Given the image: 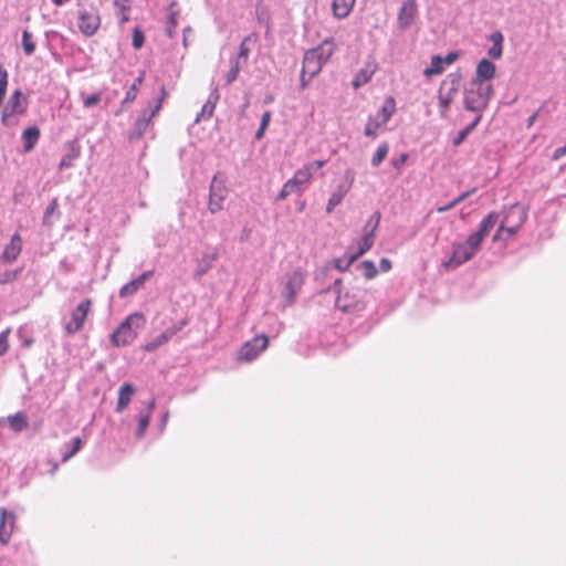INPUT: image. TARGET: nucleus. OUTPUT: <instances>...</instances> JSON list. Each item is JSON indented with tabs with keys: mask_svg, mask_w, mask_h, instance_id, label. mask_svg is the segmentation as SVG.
<instances>
[{
	"mask_svg": "<svg viewBox=\"0 0 566 566\" xmlns=\"http://www.w3.org/2000/svg\"><path fill=\"white\" fill-rule=\"evenodd\" d=\"M502 219L493 241H507L510 238L515 235L520 228L524 224L527 218V211L524 206L514 203L507 208H504L500 213Z\"/></svg>",
	"mask_w": 566,
	"mask_h": 566,
	"instance_id": "f257e3e1",
	"label": "nucleus"
},
{
	"mask_svg": "<svg viewBox=\"0 0 566 566\" xmlns=\"http://www.w3.org/2000/svg\"><path fill=\"white\" fill-rule=\"evenodd\" d=\"M493 86L490 83L472 82L464 91L463 105L469 112L481 115L488 108L493 96Z\"/></svg>",
	"mask_w": 566,
	"mask_h": 566,
	"instance_id": "f03ea898",
	"label": "nucleus"
},
{
	"mask_svg": "<svg viewBox=\"0 0 566 566\" xmlns=\"http://www.w3.org/2000/svg\"><path fill=\"white\" fill-rule=\"evenodd\" d=\"M482 248L478 237L469 235L464 242L453 244L452 254L448 260L442 262V266L447 271H452L465 262L470 261Z\"/></svg>",
	"mask_w": 566,
	"mask_h": 566,
	"instance_id": "7ed1b4c3",
	"label": "nucleus"
},
{
	"mask_svg": "<svg viewBox=\"0 0 566 566\" xmlns=\"http://www.w3.org/2000/svg\"><path fill=\"white\" fill-rule=\"evenodd\" d=\"M145 325L143 314L129 315L111 335V343L116 347L129 345L138 335V331Z\"/></svg>",
	"mask_w": 566,
	"mask_h": 566,
	"instance_id": "20e7f679",
	"label": "nucleus"
},
{
	"mask_svg": "<svg viewBox=\"0 0 566 566\" xmlns=\"http://www.w3.org/2000/svg\"><path fill=\"white\" fill-rule=\"evenodd\" d=\"M367 292L353 287L339 292L336 297V306L343 312H359L365 308Z\"/></svg>",
	"mask_w": 566,
	"mask_h": 566,
	"instance_id": "39448f33",
	"label": "nucleus"
},
{
	"mask_svg": "<svg viewBox=\"0 0 566 566\" xmlns=\"http://www.w3.org/2000/svg\"><path fill=\"white\" fill-rule=\"evenodd\" d=\"M28 108V98L20 90H15L7 102L1 116V123L4 126H11L17 123L15 117L23 115Z\"/></svg>",
	"mask_w": 566,
	"mask_h": 566,
	"instance_id": "423d86ee",
	"label": "nucleus"
},
{
	"mask_svg": "<svg viewBox=\"0 0 566 566\" xmlns=\"http://www.w3.org/2000/svg\"><path fill=\"white\" fill-rule=\"evenodd\" d=\"M395 99L392 97H388L381 108L377 112L376 115L369 116L364 134L367 137L375 138L378 134V129L387 124L392 114L395 113Z\"/></svg>",
	"mask_w": 566,
	"mask_h": 566,
	"instance_id": "0eeeda50",
	"label": "nucleus"
},
{
	"mask_svg": "<svg viewBox=\"0 0 566 566\" xmlns=\"http://www.w3.org/2000/svg\"><path fill=\"white\" fill-rule=\"evenodd\" d=\"M92 301L86 298L78 303V305L71 312L70 319L65 321L63 328L67 335H74L78 333L91 313Z\"/></svg>",
	"mask_w": 566,
	"mask_h": 566,
	"instance_id": "6e6552de",
	"label": "nucleus"
},
{
	"mask_svg": "<svg viewBox=\"0 0 566 566\" xmlns=\"http://www.w3.org/2000/svg\"><path fill=\"white\" fill-rule=\"evenodd\" d=\"M161 97H159L156 102L148 105L147 108L143 111L138 119L136 120L133 132L130 134V138L137 139L143 137L146 129L150 125L153 118L158 114L161 108L163 98L165 95V90L161 88Z\"/></svg>",
	"mask_w": 566,
	"mask_h": 566,
	"instance_id": "1a4fd4ad",
	"label": "nucleus"
},
{
	"mask_svg": "<svg viewBox=\"0 0 566 566\" xmlns=\"http://www.w3.org/2000/svg\"><path fill=\"white\" fill-rule=\"evenodd\" d=\"M228 196V188L223 180L214 176L210 185L208 209L211 213H217L222 210L223 202Z\"/></svg>",
	"mask_w": 566,
	"mask_h": 566,
	"instance_id": "9d476101",
	"label": "nucleus"
},
{
	"mask_svg": "<svg viewBox=\"0 0 566 566\" xmlns=\"http://www.w3.org/2000/svg\"><path fill=\"white\" fill-rule=\"evenodd\" d=\"M268 344L269 339L265 335L255 336L242 345L238 359L245 363L254 360L268 347Z\"/></svg>",
	"mask_w": 566,
	"mask_h": 566,
	"instance_id": "9b49d317",
	"label": "nucleus"
},
{
	"mask_svg": "<svg viewBox=\"0 0 566 566\" xmlns=\"http://www.w3.org/2000/svg\"><path fill=\"white\" fill-rule=\"evenodd\" d=\"M418 15V4L416 0H405L398 11L397 24L400 30H407L411 27Z\"/></svg>",
	"mask_w": 566,
	"mask_h": 566,
	"instance_id": "f8f14e48",
	"label": "nucleus"
},
{
	"mask_svg": "<svg viewBox=\"0 0 566 566\" xmlns=\"http://www.w3.org/2000/svg\"><path fill=\"white\" fill-rule=\"evenodd\" d=\"M187 321L182 319L168 328H166L161 334L149 340L145 344L144 348L147 352H154L164 344H166L169 339H171L177 333H179L186 325Z\"/></svg>",
	"mask_w": 566,
	"mask_h": 566,
	"instance_id": "ddd939ff",
	"label": "nucleus"
},
{
	"mask_svg": "<svg viewBox=\"0 0 566 566\" xmlns=\"http://www.w3.org/2000/svg\"><path fill=\"white\" fill-rule=\"evenodd\" d=\"M345 178H346V181L339 184L328 199L327 207H326V211L328 213H331L343 201V199L345 198V196L352 188V184L354 180L353 171L347 170L345 172Z\"/></svg>",
	"mask_w": 566,
	"mask_h": 566,
	"instance_id": "4468645a",
	"label": "nucleus"
},
{
	"mask_svg": "<svg viewBox=\"0 0 566 566\" xmlns=\"http://www.w3.org/2000/svg\"><path fill=\"white\" fill-rule=\"evenodd\" d=\"M99 17L93 10H83L78 13V28L87 36H92L99 28Z\"/></svg>",
	"mask_w": 566,
	"mask_h": 566,
	"instance_id": "2eb2a0df",
	"label": "nucleus"
},
{
	"mask_svg": "<svg viewBox=\"0 0 566 566\" xmlns=\"http://www.w3.org/2000/svg\"><path fill=\"white\" fill-rule=\"evenodd\" d=\"M304 283L303 273L300 270H295L290 273L284 284L283 295L287 301V304H292L296 297L298 291Z\"/></svg>",
	"mask_w": 566,
	"mask_h": 566,
	"instance_id": "dca6fc26",
	"label": "nucleus"
},
{
	"mask_svg": "<svg viewBox=\"0 0 566 566\" xmlns=\"http://www.w3.org/2000/svg\"><path fill=\"white\" fill-rule=\"evenodd\" d=\"M155 406H156V400H155V398H153V399L148 400L147 402H145L144 407L140 408V410L138 411V413L136 416V420L138 422L137 429L135 432L136 438L140 439L144 437V434L149 426L150 418H151L153 411L155 409Z\"/></svg>",
	"mask_w": 566,
	"mask_h": 566,
	"instance_id": "f3484780",
	"label": "nucleus"
},
{
	"mask_svg": "<svg viewBox=\"0 0 566 566\" xmlns=\"http://www.w3.org/2000/svg\"><path fill=\"white\" fill-rule=\"evenodd\" d=\"M15 515L6 509H0V543L8 544L14 530Z\"/></svg>",
	"mask_w": 566,
	"mask_h": 566,
	"instance_id": "a211bd4d",
	"label": "nucleus"
},
{
	"mask_svg": "<svg viewBox=\"0 0 566 566\" xmlns=\"http://www.w3.org/2000/svg\"><path fill=\"white\" fill-rule=\"evenodd\" d=\"M64 155L61 158L59 168L61 170L73 167L74 161L81 156V145L76 139L69 140L64 144Z\"/></svg>",
	"mask_w": 566,
	"mask_h": 566,
	"instance_id": "6ab92c4d",
	"label": "nucleus"
},
{
	"mask_svg": "<svg viewBox=\"0 0 566 566\" xmlns=\"http://www.w3.org/2000/svg\"><path fill=\"white\" fill-rule=\"evenodd\" d=\"M218 256L219 253L216 248L203 252L195 269V277L199 279L203 276L213 266V263L217 261Z\"/></svg>",
	"mask_w": 566,
	"mask_h": 566,
	"instance_id": "aec40b11",
	"label": "nucleus"
},
{
	"mask_svg": "<svg viewBox=\"0 0 566 566\" xmlns=\"http://www.w3.org/2000/svg\"><path fill=\"white\" fill-rule=\"evenodd\" d=\"M500 218V213L495 211H491L488 213L485 218L480 222L476 231L471 233V237H478L479 242L482 244L484 239L488 237L490 230L494 228V226L497 223Z\"/></svg>",
	"mask_w": 566,
	"mask_h": 566,
	"instance_id": "412c9836",
	"label": "nucleus"
},
{
	"mask_svg": "<svg viewBox=\"0 0 566 566\" xmlns=\"http://www.w3.org/2000/svg\"><path fill=\"white\" fill-rule=\"evenodd\" d=\"M496 67L488 59H482L475 69V77L472 82L489 83L495 76Z\"/></svg>",
	"mask_w": 566,
	"mask_h": 566,
	"instance_id": "4be33fe9",
	"label": "nucleus"
},
{
	"mask_svg": "<svg viewBox=\"0 0 566 566\" xmlns=\"http://www.w3.org/2000/svg\"><path fill=\"white\" fill-rule=\"evenodd\" d=\"M324 63L318 57L307 50L303 57V73H308L310 80L314 78L323 67Z\"/></svg>",
	"mask_w": 566,
	"mask_h": 566,
	"instance_id": "5701e85b",
	"label": "nucleus"
},
{
	"mask_svg": "<svg viewBox=\"0 0 566 566\" xmlns=\"http://www.w3.org/2000/svg\"><path fill=\"white\" fill-rule=\"evenodd\" d=\"M153 275L151 271H146L136 279L129 281L125 285L122 286L119 290V296L120 297H128L133 294H135L139 289H142L145 284V282Z\"/></svg>",
	"mask_w": 566,
	"mask_h": 566,
	"instance_id": "b1692460",
	"label": "nucleus"
},
{
	"mask_svg": "<svg viewBox=\"0 0 566 566\" xmlns=\"http://www.w3.org/2000/svg\"><path fill=\"white\" fill-rule=\"evenodd\" d=\"M373 238L370 235L363 234L360 238L355 240L353 244L348 248V253L355 259V261L366 253L374 244Z\"/></svg>",
	"mask_w": 566,
	"mask_h": 566,
	"instance_id": "393cba45",
	"label": "nucleus"
},
{
	"mask_svg": "<svg viewBox=\"0 0 566 566\" xmlns=\"http://www.w3.org/2000/svg\"><path fill=\"white\" fill-rule=\"evenodd\" d=\"M377 69V65L373 61L366 62L364 67H361L357 74L355 75L352 85L355 90L359 88L360 86L365 85L370 81L373 77L375 71Z\"/></svg>",
	"mask_w": 566,
	"mask_h": 566,
	"instance_id": "a878e982",
	"label": "nucleus"
},
{
	"mask_svg": "<svg viewBox=\"0 0 566 566\" xmlns=\"http://www.w3.org/2000/svg\"><path fill=\"white\" fill-rule=\"evenodd\" d=\"M336 50V44L333 38H328L324 40L318 46L311 49L318 60H321L324 64L329 61L332 55Z\"/></svg>",
	"mask_w": 566,
	"mask_h": 566,
	"instance_id": "bb28decb",
	"label": "nucleus"
},
{
	"mask_svg": "<svg viewBox=\"0 0 566 566\" xmlns=\"http://www.w3.org/2000/svg\"><path fill=\"white\" fill-rule=\"evenodd\" d=\"M22 248L21 238L19 234H14L11 238L10 243L4 248V251L0 255V260L3 262H13L20 254Z\"/></svg>",
	"mask_w": 566,
	"mask_h": 566,
	"instance_id": "cd10ccee",
	"label": "nucleus"
},
{
	"mask_svg": "<svg viewBox=\"0 0 566 566\" xmlns=\"http://www.w3.org/2000/svg\"><path fill=\"white\" fill-rule=\"evenodd\" d=\"M135 391V387L129 382H125L120 386L118 390L117 405L115 408L116 412H123L127 408V406L132 401Z\"/></svg>",
	"mask_w": 566,
	"mask_h": 566,
	"instance_id": "c85d7f7f",
	"label": "nucleus"
},
{
	"mask_svg": "<svg viewBox=\"0 0 566 566\" xmlns=\"http://www.w3.org/2000/svg\"><path fill=\"white\" fill-rule=\"evenodd\" d=\"M356 0H333L332 10L337 19H345L352 12Z\"/></svg>",
	"mask_w": 566,
	"mask_h": 566,
	"instance_id": "c756f323",
	"label": "nucleus"
},
{
	"mask_svg": "<svg viewBox=\"0 0 566 566\" xmlns=\"http://www.w3.org/2000/svg\"><path fill=\"white\" fill-rule=\"evenodd\" d=\"M311 178H312V176L310 175V172L303 167V168L298 169L294 174V176L291 179H289L286 182L289 184V186H291V188L293 189V191L295 193H298L302 191L303 186L306 185Z\"/></svg>",
	"mask_w": 566,
	"mask_h": 566,
	"instance_id": "7c9ffc66",
	"label": "nucleus"
},
{
	"mask_svg": "<svg viewBox=\"0 0 566 566\" xmlns=\"http://www.w3.org/2000/svg\"><path fill=\"white\" fill-rule=\"evenodd\" d=\"M40 138V129L35 126L29 127L22 133L23 149L25 153H30L35 147Z\"/></svg>",
	"mask_w": 566,
	"mask_h": 566,
	"instance_id": "2f4dec72",
	"label": "nucleus"
},
{
	"mask_svg": "<svg viewBox=\"0 0 566 566\" xmlns=\"http://www.w3.org/2000/svg\"><path fill=\"white\" fill-rule=\"evenodd\" d=\"M490 41L492 42V46L489 49L488 54L491 59L499 60L502 56L503 49V34L500 31H494L490 34Z\"/></svg>",
	"mask_w": 566,
	"mask_h": 566,
	"instance_id": "473e14b6",
	"label": "nucleus"
},
{
	"mask_svg": "<svg viewBox=\"0 0 566 566\" xmlns=\"http://www.w3.org/2000/svg\"><path fill=\"white\" fill-rule=\"evenodd\" d=\"M83 446V440L78 437L73 438L69 443H65L62 452V461L66 462L74 457Z\"/></svg>",
	"mask_w": 566,
	"mask_h": 566,
	"instance_id": "72a5a7b5",
	"label": "nucleus"
},
{
	"mask_svg": "<svg viewBox=\"0 0 566 566\" xmlns=\"http://www.w3.org/2000/svg\"><path fill=\"white\" fill-rule=\"evenodd\" d=\"M218 99H219V95L217 94V92L211 93L208 101L202 106L201 112L197 115L195 122L199 123L202 118L211 117Z\"/></svg>",
	"mask_w": 566,
	"mask_h": 566,
	"instance_id": "f704fd0d",
	"label": "nucleus"
},
{
	"mask_svg": "<svg viewBox=\"0 0 566 566\" xmlns=\"http://www.w3.org/2000/svg\"><path fill=\"white\" fill-rule=\"evenodd\" d=\"M8 422H9L10 428L14 432H21L29 424L28 417L23 412H17L14 415H10L8 417Z\"/></svg>",
	"mask_w": 566,
	"mask_h": 566,
	"instance_id": "c9c22d12",
	"label": "nucleus"
},
{
	"mask_svg": "<svg viewBox=\"0 0 566 566\" xmlns=\"http://www.w3.org/2000/svg\"><path fill=\"white\" fill-rule=\"evenodd\" d=\"M444 87V95H450L454 99L455 94L460 88V76L457 74H450L446 81L441 84Z\"/></svg>",
	"mask_w": 566,
	"mask_h": 566,
	"instance_id": "e433bc0d",
	"label": "nucleus"
},
{
	"mask_svg": "<svg viewBox=\"0 0 566 566\" xmlns=\"http://www.w3.org/2000/svg\"><path fill=\"white\" fill-rule=\"evenodd\" d=\"M59 202L57 199L54 198L51 200V202L48 205L44 214H43V224L44 226H52L54 223V217H59Z\"/></svg>",
	"mask_w": 566,
	"mask_h": 566,
	"instance_id": "4c0bfd02",
	"label": "nucleus"
},
{
	"mask_svg": "<svg viewBox=\"0 0 566 566\" xmlns=\"http://www.w3.org/2000/svg\"><path fill=\"white\" fill-rule=\"evenodd\" d=\"M481 115H476L474 117V119L468 125L465 126L462 130H460L457 135V137L453 139V145L454 146H460L464 140L465 138L469 136V134H471L474 128L479 125V123L481 122Z\"/></svg>",
	"mask_w": 566,
	"mask_h": 566,
	"instance_id": "58836bf2",
	"label": "nucleus"
},
{
	"mask_svg": "<svg viewBox=\"0 0 566 566\" xmlns=\"http://www.w3.org/2000/svg\"><path fill=\"white\" fill-rule=\"evenodd\" d=\"M444 70L442 64V57L440 55H433L430 65L424 69L423 74L427 77L441 74Z\"/></svg>",
	"mask_w": 566,
	"mask_h": 566,
	"instance_id": "ea45409f",
	"label": "nucleus"
},
{
	"mask_svg": "<svg viewBox=\"0 0 566 566\" xmlns=\"http://www.w3.org/2000/svg\"><path fill=\"white\" fill-rule=\"evenodd\" d=\"M380 213L378 211L374 212L369 219L366 221V224L363 230V234L370 235V238L375 239L376 230L379 226Z\"/></svg>",
	"mask_w": 566,
	"mask_h": 566,
	"instance_id": "a19ab883",
	"label": "nucleus"
},
{
	"mask_svg": "<svg viewBox=\"0 0 566 566\" xmlns=\"http://www.w3.org/2000/svg\"><path fill=\"white\" fill-rule=\"evenodd\" d=\"M438 102H439V108H440V116L444 118L447 116L449 106L453 102V98L450 97V95H444V87L440 86L439 93H438Z\"/></svg>",
	"mask_w": 566,
	"mask_h": 566,
	"instance_id": "79ce46f5",
	"label": "nucleus"
},
{
	"mask_svg": "<svg viewBox=\"0 0 566 566\" xmlns=\"http://www.w3.org/2000/svg\"><path fill=\"white\" fill-rule=\"evenodd\" d=\"M144 81V73H142L138 77L135 78L134 83L130 85L128 91L125 94L123 103H132L136 99L137 92L139 90L140 84Z\"/></svg>",
	"mask_w": 566,
	"mask_h": 566,
	"instance_id": "37998d69",
	"label": "nucleus"
},
{
	"mask_svg": "<svg viewBox=\"0 0 566 566\" xmlns=\"http://www.w3.org/2000/svg\"><path fill=\"white\" fill-rule=\"evenodd\" d=\"M389 151V146L387 143H381L376 153L374 154L373 158H371V166L373 167H378L382 161L384 159L386 158L387 154Z\"/></svg>",
	"mask_w": 566,
	"mask_h": 566,
	"instance_id": "c03bdc74",
	"label": "nucleus"
},
{
	"mask_svg": "<svg viewBox=\"0 0 566 566\" xmlns=\"http://www.w3.org/2000/svg\"><path fill=\"white\" fill-rule=\"evenodd\" d=\"M242 64L239 63L238 59H231L230 60V70L227 74V81L226 84L229 85L232 82H234L239 75V72L241 70Z\"/></svg>",
	"mask_w": 566,
	"mask_h": 566,
	"instance_id": "a18cd8bd",
	"label": "nucleus"
},
{
	"mask_svg": "<svg viewBox=\"0 0 566 566\" xmlns=\"http://www.w3.org/2000/svg\"><path fill=\"white\" fill-rule=\"evenodd\" d=\"M360 269H361L363 275L365 276L366 280L374 279L378 273L375 263L369 260L363 261L360 263Z\"/></svg>",
	"mask_w": 566,
	"mask_h": 566,
	"instance_id": "49530a36",
	"label": "nucleus"
},
{
	"mask_svg": "<svg viewBox=\"0 0 566 566\" xmlns=\"http://www.w3.org/2000/svg\"><path fill=\"white\" fill-rule=\"evenodd\" d=\"M22 46L27 55H32L35 51V44L32 41V34L28 30H24L22 33Z\"/></svg>",
	"mask_w": 566,
	"mask_h": 566,
	"instance_id": "de8ad7c7",
	"label": "nucleus"
},
{
	"mask_svg": "<svg viewBox=\"0 0 566 566\" xmlns=\"http://www.w3.org/2000/svg\"><path fill=\"white\" fill-rule=\"evenodd\" d=\"M354 262L355 259L347 251L343 258H338L334 261V265L339 271H346Z\"/></svg>",
	"mask_w": 566,
	"mask_h": 566,
	"instance_id": "09e8293b",
	"label": "nucleus"
},
{
	"mask_svg": "<svg viewBox=\"0 0 566 566\" xmlns=\"http://www.w3.org/2000/svg\"><path fill=\"white\" fill-rule=\"evenodd\" d=\"M271 120V112L266 111L261 117L260 127L255 133V139L260 140L264 136V132L268 128Z\"/></svg>",
	"mask_w": 566,
	"mask_h": 566,
	"instance_id": "8fccbe9b",
	"label": "nucleus"
},
{
	"mask_svg": "<svg viewBox=\"0 0 566 566\" xmlns=\"http://www.w3.org/2000/svg\"><path fill=\"white\" fill-rule=\"evenodd\" d=\"M249 40H250V38H245V39L242 40V42L240 43V46H239V53L234 57V59H238L239 63H241V64H244L247 62V60H248V56H249L250 49L247 45Z\"/></svg>",
	"mask_w": 566,
	"mask_h": 566,
	"instance_id": "3c124183",
	"label": "nucleus"
},
{
	"mask_svg": "<svg viewBox=\"0 0 566 566\" xmlns=\"http://www.w3.org/2000/svg\"><path fill=\"white\" fill-rule=\"evenodd\" d=\"M126 0H115V6L117 7L118 11H117V18H118V21L119 23H126L129 21V17L128 14L126 13V9L127 7L124 4Z\"/></svg>",
	"mask_w": 566,
	"mask_h": 566,
	"instance_id": "603ef678",
	"label": "nucleus"
},
{
	"mask_svg": "<svg viewBox=\"0 0 566 566\" xmlns=\"http://www.w3.org/2000/svg\"><path fill=\"white\" fill-rule=\"evenodd\" d=\"M471 191H467V192H463L461 193L460 196H458L454 200H452L450 203L446 205V206H442V207H439L437 210L438 212H446V211H449L450 209H452L453 207H455L457 205H459L460 202H462L463 200H465L469 196H470Z\"/></svg>",
	"mask_w": 566,
	"mask_h": 566,
	"instance_id": "864d4df0",
	"label": "nucleus"
},
{
	"mask_svg": "<svg viewBox=\"0 0 566 566\" xmlns=\"http://www.w3.org/2000/svg\"><path fill=\"white\" fill-rule=\"evenodd\" d=\"M144 42H145V35L143 33V31L140 30V28L136 27L133 31V48L135 50H139L143 45H144Z\"/></svg>",
	"mask_w": 566,
	"mask_h": 566,
	"instance_id": "5fc2aeb1",
	"label": "nucleus"
},
{
	"mask_svg": "<svg viewBox=\"0 0 566 566\" xmlns=\"http://www.w3.org/2000/svg\"><path fill=\"white\" fill-rule=\"evenodd\" d=\"M10 329H6L0 333V356L4 355L9 349L8 337Z\"/></svg>",
	"mask_w": 566,
	"mask_h": 566,
	"instance_id": "6e6d98bb",
	"label": "nucleus"
},
{
	"mask_svg": "<svg viewBox=\"0 0 566 566\" xmlns=\"http://www.w3.org/2000/svg\"><path fill=\"white\" fill-rule=\"evenodd\" d=\"M18 271H6L0 273V284H6L17 280Z\"/></svg>",
	"mask_w": 566,
	"mask_h": 566,
	"instance_id": "4d7b16f0",
	"label": "nucleus"
},
{
	"mask_svg": "<svg viewBox=\"0 0 566 566\" xmlns=\"http://www.w3.org/2000/svg\"><path fill=\"white\" fill-rule=\"evenodd\" d=\"M325 166V161L324 160H315V161H312V163H308L304 166V168L310 172L311 176H313V174L323 168Z\"/></svg>",
	"mask_w": 566,
	"mask_h": 566,
	"instance_id": "13d9d810",
	"label": "nucleus"
},
{
	"mask_svg": "<svg viewBox=\"0 0 566 566\" xmlns=\"http://www.w3.org/2000/svg\"><path fill=\"white\" fill-rule=\"evenodd\" d=\"M99 101H101V96H99V94H92V95L85 96V97L83 98V105H84L85 107H87V108H88V107H93V106H95L96 104H98V103H99Z\"/></svg>",
	"mask_w": 566,
	"mask_h": 566,
	"instance_id": "bf43d9fd",
	"label": "nucleus"
},
{
	"mask_svg": "<svg viewBox=\"0 0 566 566\" xmlns=\"http://www.w3.org/2000/svg\"><path fill=\"white\" fill-rule=\"evenodd\" d=\"M292 193H295V192L293 191V189L291 188V186H289V184H287V182H285V184L283 185V187H282L281 191L277 193L276 199H277L279 201H282V200L286 199V198H287L290 195H292Z\"/></svg>",
	"mask_w": 566,
	"mask_h": 566,
	"instance_id": "052dcab7",
	"label": "nucleus"
},
{
	"mask_svg": "<svg viewBox=\"0 0 566 566\" xmlns=\"http://www.w3.org/2000/svg\"><path fill=\"white\" fill-rule=\"evenodd\" d=\"M176 24H177V15H176L175 12H171L170 15H169L168 25H167V29H166V32H167L169 38L172 36V28H175Z\"/></svg>",
	"mask_w": 566,
	"mask_h": 566,
	"instance_id": "680f3d73",
	"label": "nucleus"
},
{
	"mask_svg": "<svg viewBox=\"0 0 566 566\" xmlns=\"http://www.w3.org/2000/svg\"><path fill=\"white\" fill-rule=\"evenodd\" d=\"M459 57V54L457 52H450L444 57H442V64L444 65H451L454 63Z\"/></svg>",
	"mask_w": 566,
	"mask_h": 566,
	"instance_id": "e2e57ef3",
	"label": "nucleus"
},
{
	"mask_svg": "<svg viewBox=\"0 0 566 566\" xmlns=\"http://www.w3.org/2000/svg\"><path fill=\"white\" fill-rule=\"evenodd\" d=\"M407 159H408V155L401 154L398 158L394 159L391 164L396 169L399 170L406 164Z\"/></svg>",
	"mask_w": 566,
	"mask_h": 566,
	"instance_id": "0e129e2a",
	"label": "nucleus"
},
{
	"mask_svg": "<svg viewBox=\"0 0 566 566\" xmlns=\"http://www.w3.org/2000/svg\"><path fill=\"white\" fill-rule=\"evenodd\" d=\"M379 268L382 272H388L391 269V262L387 258H382L379 262Z\"/></svg>",
	"mask_w": 566,
	"mask_h": 566,
	"instance_id": "69168bd1",
	"label": "nucleus"
},
{
	"mask_svg": "<svg viewBox=\"0 0 566 566\" xmlns=\"http://www.w3.org/2000/svg\"><path fill=\"white\" fill-rule=\"evenodd\" d=\"M310 81L311 80H310L308 73H303V70H302L301 71V78H300L301 88L304 90L308 85Z\"/></svg>",
	"mask_w": 566,
	"mask_h": 566,
	"instance_id": "338daca9",
	"label": "nucleus"
},
{
	"mask_svg": "<svg viewBox=\"0 0 566 566\" xmlns=\"http://www.w3.org/2000/svg\"><path fill=\"white\" fill-rule=\"evenodd\" d=\"M564 155H566V146L557 148V149L554 151L553 158H554V159H559V158H560V157H563Z\"/></svg>",
	"mask_w": 566,
	"mask_h": 566,
	"instance_id": "774afa93",
	"label": "nucleus"
}]
</instances>
